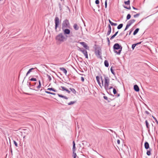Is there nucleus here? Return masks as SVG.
<instances>
[{"label":"nucleus","mask_w":158,"mask_h":158,"mask_svg":"<svg viewBox=\"0 0 158 158\" xmlns=\"http://www.w3.org/2000/svg\"><path fill=\"white\" fill-rule=\"evenodd\" d=\"M131 17V15L130 14H128L127 15V20H129V19Z\"/></svg>","instance_id":"obj_35"},{"label":"nucleus","mask_w":158,"mask_h":158,"mask_svg":"<svg viewBox=\"0 0 158 158\" xmlns=\"http://www.w3.org/2000/svg\"><path fill=\"white\" fill-rule=\"evenodd\" d=\"M144 147L146 149H147L149 148V144L148 142H146L145 143Z\"/></svg>","instance_id":"obj_18"},{"label":"nucleus","mask_w":158,"mask_h":158,"mask_svg":"<svg viewBox=\"0 0 158 158\" xmlns=\"http://www.w3.org/2000/svg\"><path fill=\"white\" fill-rule=\"evenodd\" d=\"M152 118H153L155 120V121L156 123L157 124H158V121L157 120L156 118L155 117H154V116H152Z\"/></svg>","instance_id":"obj_38"},{"label":"nucleus","mask_w":158,"mask_h":158,"mask_svg":"<svg viewBox=\"0 0 158 158\" xmlns=\"http://www.w3.org/2000/svg\"><path fill=\"white\" fill-rule=\"evenodd\" d=\"M129 27L130 26L127 24L126 27L124 30V31H126L129 28Z\"/></svg>","instance_id":"obj_45"},{"label":"nucleus","mask_w":158,"mask_h":158,"mask_svg":"<svg viewBox=\"0 0 158 158\" xmlns=\"http://www.w3.org/2000/svg\"><path fill=\"white\" fill-rule=\"evenodd\" d=\"M124 3L127 5H130V0H128L127 1H125Z\"/></svg>","instance_id":"obj_31"},{"label":"nucleus","mask_w":158,"mask_h":158,"mask_svg":"<svg viewBox=\"0 0 158 158\" xmlns=\"http://www.w3.org/2000/svg\"><path fill=\"white\" fill-rule=\"evenodd\" d=\"M95 3L97 5H98L99 3V0H96Z\"/></svg>","instance_id":"obj_47"},{"label":"nucleus","mask_w":158,"mask_h":158,"mask_svg":"<svg viewBox=\"0 0 158 158\" xmlns=\"http://www.w3.org/2000/svg\"><path fill=\"white\" fill-rule=\"evenodd\" d=\"M145 122L147 128L148 129H149V124H148V121H147V120H146L145 121Z\"/></svg>","instance_id":"obj_30"},{"label":"nucleus","mask_w":158,"mask_h":158,"mask_svg":"<svg viewBox=\"0 0 158 158\" xmlns=\"http://www.w3.org/2000/svg\"><path fill=\"white\" fill-rule=\"evenodd\" d=\"M106 39H107V42H108V44L109 45L110 44V40L109 39V38L108 37H107Z\"/></svg>","instance_id":"obj_53"},{"label":"nucleus","mask_w":158,"mask_h":158,"mask_svg":"<svg viewBox=\"0 0 158 158\" xmlns=\"http://www.w3.org/2000/svg\"><path fill=\"white\" fill-rule=\"evenodd\" d=\"M69 89L71 90V91L74 94H75L76 93V91L75 89H74L70 88Z\"/></svg>","instance_id":"obj_28"},{"label":"nucleus","mask_w":158,"mask_h":158,"mask_svg":"<svg viewBox=\"0 0 158 158\" xmlns=\"http://www.w3.org/2000/svg\"><path fill=\"white\" fill-rule=\"evenodd\" d=\"M134 29L133 28H132L129 31V33L128 34L129 35H131L132 32L133 31Z\"/></svg>","instance_id":"obj_39"},{"label":"nucleus","mask_w":158,"mask_h":158,"mask_svg":"<svg viewBox=\"0 0 158 158\" xmlns=\"http://www.w3.org/2000/svg\"><path fill=\"white\" fill-rule=\"evenodd\" d=\"M110 24L112 26H116L117 25V23H113L112 22V23H111Z\"/></svg>","instance_id":"obj_48"},{"label":"nucleus","mask_w":158,"mask_h":158,"mask_svg":"<svg viewBox=\"0 0 158 158\" xmlns=\"http://www.w3.org/2000/svg\"><path fill=\"white\" fill-rule=\"evenodd\" d=\"M73 158H76L77 156V154L75 153V152H73Z\"/></svg>","instance_id":"obj_33"},{"label":"nucleus","mask_w":158,"mask_h":158,"mask_svg":"<svg viewBox=\"0 0 158 158\" xmlns=\"http://www.w3.org/2000/svg\"><path fill=\"white\" fill-rule=\"evenodd\" d=\"M105 8H106L107 6V0H106L105 3Z\"/></svg>","instance_id":"obj_51"},{"label":"nucleus","mask_w":158,"mask_h":158,"mask_svg":"<svg viewBox=\"0 0 158 158\" xmlns=\"http://www.w3.org/2000/svg\"><path fill=\"white\" fill-rule=\"evenodd\" d=\"M51 94H52V95H55L56 94L55 93H52V92H51Z\"/></svg>","instance_id":"obj_62"},{"label":"nucleus","mask_w":158,"mask_h":158,"mask_svg":"<svg viewBox=\"0 0 158 158\" xmlns=\"http://www.w3.org/2000/svg\"><path fill=\"white\" fill-rule=\"evenodd\" d=\"M114 51L115 53L118 55H120L122 51V47L118 43L115 44L113 46Z\"/></svg>","instance_id":"obj_2"},{"label":"nucleus","mask_w":158,"mask_h":158,"mask_svg":"<svg viewBox=\"0 0 158 158\" xmlns=\"http://www.w3.org/2000/svg\"><path fill=\"white\" fill-rule=\"evenodd\" d=\"M152 151V149H150L149 150H148L147 152V154L148 156H150L151 155V151Z\"/></svg>","instance_id":"obj_26"},{"label":"nucleus","mask_w":158,"mask_h":158,"mask_svg":"<svg viewBox=\"0 0 158 158\" xmlns=\"http://www.w3.org/2000/svg\"><path fill=\"white\" fill-rule=\"evenodd\" d=\"M37 68L36 67L34 68H31L29 69L28 71L27 72L26 74V76H27L28 74H29L31 72H32V70H33L35 69H36Z\"/></svg>","instance_id":"obj_17"},{"label":"nucleus","mask_w":158,"mask_h":158,"mask_svg":"<svg viewBox=\"0 0 158 158\" xmlns=\"http://www.w3.org/2000/svg\"><path fill=\"white\" fill-rule=\"evenodd\" d=\"M117 143L118 144H119L120 143V140L119 139H118L117 140Z\"/></svg>","instance_id":"obj_57"},{"label":"nucleus","mask_w":158,"mask_h":158,"mask_svg":"<svg viewBox=\"0 0 158 158\" xmlns=\"http://www.w3.org/2000/svg\"><path fill=\"white\" fill-rule=\"evenodd\" d=\"M13 142H14V143L15 145V146L16 147H18V144H17V143L15 140L13 141Z\"/></svg>","instance_id":"obj_46"},{"label":"nucleus","mask_w":158,"mask_h":158,"mask_svg":"<svg viewBox=\"0 0 158 158\" xmlns=\"http://www.w3.org/2000/svg\"><path fill=\"white\" fill-rule=\"evenodd\" d=\"M140 14L139 13H138L135 15H134V18H137V17H138L140 15Z\"/></svg>","instance_id":"obj_40"},{"label":"nucleus","mask_w":158,"mask_h":158,"mask_svg":"<svg viewBox=\"0 0 158 158\" xmlns=\"http://www.w3.org/2000/svg\"><path fill=\"white\" fill-rule=\"evenodd\" d=\"M81 52H82L83 53V54L85 56V57L86 58H87V59L88 58V55L87 52V51L85 49H84Z\"/></svg>","instance_id":"obj_11"},{"label":"nucleus","mask_w":158,"mask_h":158,"mask_svg":"<svg viewBox=\"0 0 158 158\" xmlns=\"http://www.w3.org/2000/svg\"><path fill=\"white\" fill-rule=\"evenodd\" d=\"M47 90L50 91H52L54 92H56L57 91L56 90L54 89L53 88H48L47 89Z\"/></svg>","instance_id":"obj_27"},{"label":"nucleus","mask_w":158,"mask_h":158,"mask_svg":"<svg viewBox=\"0 0 158 158\" xmlns=\"http://www.w3.org/2000/svg\"><path fill=\"white\" fill-rule=\"evenodd\" d=\"M27 84L29 86V87H30V86L32 85V83H31V82H30L28 81H27Z\"/></svg>","instance_id":"obj_44"},{"label":"nucleus","mask_w":158,"mask_h":158,"mask_svg":"<svg viewBox=\"0 0 158 158\" xmlns=\"http://www.w3.org/2000/svg\"><path fill=\"white\" fill-rule=\"evenodd\" d=\"M112 88H113V87H112V86H110L109 87V89H112Z\"/></svg>","instance_id":"obj_60"},{"label":"nucleus","mask_w":158,"mask_h":158,"mask_svg":"<svg viewBox=\"0 0 158 158\" xmlns=\"http://www.w3.org/2000/svg\"><path fill=\"white\" fill-rule=\"evenodd\" d=\"M37 83L34 82L33 83H32V85L30 87V89H31L37 90H38L36 89L37 88L38 89H39L41 86V83L40 80L39 81V85L37 87L35 86V85Z\"/></svg>","instance_id":"obj_4"},{"label":"nucleus","mask_w":158,"mask_h":158,"mask_svg":"<svg viewBox=\"0 0 158 158\" xmlns=\"http://www.w3.org/2000/svg\"><path fill=\"white\" fill-rule=\"evenodd\" d=\"M73 152H75L76 151V147H75V143L74 141H73Z\"/></svg>","instance_id":"obj_20"},{"label":"nucleus","mask_w":158,"mask_h":158,"mask_svg":"<svg viewBox=\"0 0 158 158\" xmlns=\"http://www.w3.org/2000/svg\"><path fill=\"white\" fill-rule=\"evenodd\" d=\"M55 29L56 30L57 28L58 27L60 24L59 19L58 17H56L55 19Z\"/></svg>","instance_id":"obj_8"},{"label":"nucleus","mask_w":158,"mask_h":158,"mask_svg":"<svg viewBox=\"0 0 158 158\" xmlns=\"http://www.w3.org/2000/svg\"><path fill=\"white\" fill-rule=\"evenodd\" d=\"M113 92L114 94H115L117 93L116 89L114 88L113 89Z\"/></svg>","instance_id":"obj_41"},{"label":"nucleus","mask_w":158,"mask_h":158,"mask_svg":"<svg viewBox=\"0 0 158 158\" xmlns=\"http://www.w3.org/2000/svg\"><path fill=\"white\" fill-rule=\"evenodd\" d=\"M136 44H132V45L131 48L133 50H134V49L135 48L136 46Z\"/></svg>","instance_id":"obj_36"},{"label":"nucleus","mask_w":158,"mask_h":158,"mask_svg":"<svg viewBox=\"0 0 158 158\" xmlns=\"http://www.w3.org/2000/svg\"><path fill=\"white\" fill-rule=\"evenodd\" d=\"M95 53L96 56L98 58L102 59L101 49L99 48H96L95 49Z\"/></svg>","instance_id":"obj_5"},{"label":"nucleus","mask_w":158,"mask_h":158,"mask_svg":"<svg viewBox=\"0 0 158 158\" xmlns=\"http://www.w3.org/2000/svg\"><path fill=\"white\" fill-rule=\"evenodd\" d=\"M67 93L69 94H70V91L68 90L67 89H66V90H65Z\"/></svg>","instance_id":"obj_55"},{"label":"nucleus","mask_w":158,"mask_h":158,"mask_svg":"<svg viewBox=\"0 0 158 158\" xmlns=\"http://www.w3.org/2000/svg\"><path fill=\"white\" fill-rule=\"evenodd\" d=\"M45 93H46L47 94H51V92H49V91H45Z\"/></svg>","instance_id":"obj_56"},{"label":"nucleus","mask_w":158,"mask_h":158,"mask_svg":"<svg viewBox=\"0 0 158 158\" xmlns=\"http://www.w3.org/2000/svg\"><path fill=\"white\" fill-rule=\"evenodd\" d=\"M103 98L105 99L108 102H110L111 100L110 98H108L106 96H104Z\"/></svg>","instance_id":"obj_23"},{"label":"nucleus","mask_w":158,"mask_h":158,"mask_svg":"<svg viewBox=\"0 0 158 158\" xmlns=\"http://www.w3.org/2000/svg\"><path fill=\"white\" fill-rule=\"evenodd\" d=\"M57 95H58V96L60 97V98H64L65 99H68V98L67 97L65 96H63L61 94H57Z\"/></svg>","instance_id":"obj_19"},{"label":"nucleus","mask_w":158,"mask_h":158,"mask_svg":"<svg viewBox=\"0 0 158 158\" xmlns=\"http://www.w3.org/2000/svg\"><path fill=\"white\" fill-rule=\"evenodd\" d=\"M110 83V79L108 77H105L104 86L105 89L107 90L109 89V85Z\"/></svg>","instance_id":"obj_6"},{"label":"nucleus","mask_w":158,"mask_h":158,"mask_svg":"<svg viewBox=\"0 0 158 158\" xmlns=\"http://www.w3.org/2000/svg\"><path fill=\"white\" fill-rule=\"evenodd\" d=\"M139 30V28H136L134 31L133 33V35H136L137 33L138 32Z\"/></svg>","instance_id":"obj_22"},{"label":"nucleus","mask_w":158,"mask_h":158,"mask_svg":"<svg viewBox=\"0 0 158 158\" xmlns=\"http://www.w3.org/2000/svg\"><path fill=\"white\" fill-rule=\"evenodd\" d=\"M108 31L106 33V36H108L110 35V34L111 30V28L110 25L109 24L108 26Z\"/></svg>","instance_id":"obj_9"},{"label":"nucleus","mask_w":158,"mask_h":158,"mask_svg":"<svg viewBox=\"0 0 158 158\" xmlns=\"http://www.w3.org/2000/svg\"><path fill=\"white\" fill-rule=\"evenodd\" d=\"M29 81H37V79L35 78H32L31 79H29Z\"/></svg>","instance_id":"obj_34"},{"label":"nucleus","mask_w":158,"mask_h":158,"mask_svg":"<svg viewBox=\"0 0 158 158\" xmlns=\"http://www.w3.org/2000/svg\"><path fill=\"white\" fill-rule=\"evenodd\" d=\"M124 34V33H123V32H122L120 34V35H123V34Z\"/></svg>","instance_id":"obj_63"},{"label":"nucleus","mask_w":158,"mask_h":158,"mask_svg":"<svg viewBox=\"0 0 158 158\" xmlns=\"http://www.w3.org/2000/svg\"><path fill=\"white\" fill-rule=\"evenodd\" d=\"M104 63L106 67H108L109 66V63H108V62L107 60H105L104 61Z\"/></svg>","instance_id":"obj_24"},{"label":"nucleus","mask_w":158,"mask_h":158,"mask_svg":"<svg viewBox=\"0 0 158 158\" xmlns=\"http://www.w3.org/2000/svg\"><path fill=\"white\" fill-rule=\"evenodd\" d=\"M70 25L69 21L67 19L64 20L62 23V29L66 28H70Z\"/></svg>","instance_id":"obj_3"},{"label":"nucleus","mask_w":158,"mask_h":158,"mask_svg":"<svg viewBox=\"0 0 158 158\" xmlns=\"http://www.w3.org/2000/svg\"><path fill=\"white\" fill-rule=\"evenodd\" d=\"M61 88L62 89V90H64V91H65L66 90V89H67L65 87H64V86H61Z\"/></svg>","instance_id":"obj_49"},{"label":"nucleus","mask_w":158,"mask_h":158,"mask_svg":"<svg viewBox=\"0 0 158 158\" xmlns=\"http://www.w3.org/2000/svg\"><path fill=\"white\" fill-rule=\"evenodd\" d=\"M47 77L48 78V79H49V81H51L52 80L51 77L48 74L47 75Z\"/></svg>","instance_id":"obj_37"},{"label":"nucleus","mask_w":158,"mask_h":158,"mask_svg":"<svg viewBox=\"0 0 158 158\" xmlns=\"http://www.w3.org/2000/svg\"><path fill=\"white\" fill-rule=\"evenodd\" d=\"M135 21V19H131L128 21L127 23V24L128 25L130 26L131 25L134 23Z\"/></svg>","instance_id":"obj_12"},{"label":"nucleus","mask_w":158,"mask_h":158,"mask_svg":"<svg viewBox=\"0 0 158 158\" xmlns=\"http://www.w3.org/2000/svg\"><path fill=\"white\" fill-rule=\"evenodd\" d=\"M123 7L125 8V9H128V10H130L131 9V7L130 6H129L128 7H127V6H123Z\"/></svg>","instance_id":"obj_43"},{"label":"nucleus","mask_w":158,"mask_h":158,"mask_svg":"<svg viewBox=\"0 0 158 158\" xmlns=\"http://www.w3.org/2000/svg\"><path fill=\"white\" fill-rule=\"evenodd\" d=\"M101 81H102V83H101V84H102V86H104V85H103V81L102 80V77H101Z\"/></svg>","instance_id":"obj_50"},{"label":"nucleus","mask_w":158,"mask_h":158,"mask_svg":"<svg viewBox=\"0 0 158 158\" xmlns=\"http://www.w3.org/2000/svg\"><path fill=\"white\" fill-rule=\"evenodd\" d=\"M76 102V101H71L68 103L69 105H73Z\"/></svg>","instance_id":"obj_29"},{"label":"nucleus","mask_w":158,"mask_h":158,"mask_svg":"<svg viewBox=\"0 0 158 158\" xmlns=\"http://www.w3.org/2000/svg\"><path fill=\"white\" fill-rule=\"evenodd\" d=\"M62 29V31L63 32V33L66 37L68 36V35L70 34L71 31L69 29H68V28H66Z\"/></svg>","instance_id":"obj_7"},{"label":"nucleus","mask_w":158,"mask_h":158,"mask_svg":"<svg viewBox=\"0 0 158 158\" xmlns=\"http://www.w3.org/2000/svg\"><path fill=\"white\" fill-rule=\"evenodd\" d=\"M134 90L136 92H138L139 90V88L137 85H134Z\"/></svg>","instance_id":"obj_15"},{"label":"nucleus","mask_w":158,"mask_h":158,"mask_svg":"<svg viewBox=\"0 0 158 158\" xmlns=\"http://www.w3.org/2000/svg\"><path fill=\"white\" fill-rule=\"evenodd\" d=\"M60 70L62 71L66 75L67 73V70L63 67H61L60 68Z\"/></svg>","instance_id":"obj_14"},{"label":"nucleus","mask_w":158,"mask_h":158,"mask_svg":"<svg viewBox=\"0 0 158 158\" xmlns=\"http://www.w3.org/2000/svg\"><path fill=\"white\" fill-rule=\"evenodd\" d=\"M123 23H121L119 24L117 27V29H121L123 27Z\"/></svg>","instance_id":"obj_25"},{"label":"nucleus","mask_w":158,"mask_h":158,"mask_svg":"<svg viewBox=\"0 0 158 158\" xmlns=\"http://www.w3.org/2000/svg\"><path fill=\"white\" fill-rule=\"evenodd\" d=\"M80 44H81L83 47L86 49H89V47L84 42H81L80 43Z\"/></svg>","instance_id":"obj_10"},{"label":"nucleus","mask_w":158,"mask_h":158,"mask_svg":"<svg viewBox=\"0 0 158 158\" xmlns=\"http://www.w3.org/2000/svg\"><path fill=\"white\" fill-rule=\"evenodd\" d=\"M118 31H117L113 35L111 36V37L110 38V40L113 39L117 35L118 33Z\"/></svg>","instance_id":"obj_21"},{"label":"nucleus","mask_w":158,"mask_h":158,"mask_svg":"<svg viewBox=\"0 0 158 158\" xmlns=\"http://www.w3.org/2000/svg\"><path fill=\"white\" fill-rule=\"evenodd\" d=\"M96 78L98 84V85H99L101 87H102V85L101 83H100V78L98 76H97L96 77Z\"/></svg>","instance_id":"obj_13"},{"label":"nucleus","mask_w":158,"mask_h":158,"mask_svg":"<svg viewBox=\"0 0 158 158\" xmlns=\"http://www.w3.org/2000/svg\"><path fill=\"white\" fill-rule=\"evenodd\" d=\"M132 8L134 10H138V9L137 8H135V7H134L133 6H132Z\"/></svg>","instance_id":"obj_61"},{"label":"nucleus","mask_w":158,"mask_h":158,"mask_svg":"<svg viewBox=\"0 0 158 158\" xmlns=\"http://www.w3.org/2000/svg\"><path fill=\"white\" fill-rule=\"evenodd\" d=\"M108 21H109V23L110 24H111V23H112V22L110 21V19H109Z\"/></svg>","instance_id":"obj_64"},{"label":"nucleus","mask_w":158,"mask_h":158,"mask_svg":"<svg viewBox=\"0 0 158 158\" xmlns=\"http://www.w3.org/2000/svg\"><path fill=\"white\" fill-rule=\"evenodd\" d=\"M59 8L60 10H62V6L60 3H59L58 4Z\"/></svg>","instance_id":"obj_42"},{"label":"nucleus","mask_w":158,"mask_h":158,"mask_svg":"<svg viewBox=\"0 0 158 158\" xmlns=\"http://www.w3.org/2000/svg\"><path fill=\"white\" fill-rule=\"evenodd\" d=\"M81 80L83 82L84 81V79L83 77H81Z\"/></svg>","instance_id":"obj_54"},{"label":"nucleus","mask_w":158,"mask_h":158,"mask_svg":"<svg viewBox=\"0 0 158 158\" xmlns=\"http://www.w3.org/2000/svg\"><path fill=\"white\" fill-rule=\"evenodd\" d=\"M74 29L75 30H78L79 29V27L77 23H74L73 25Z\"/></svg>","instance_id":"obj_16"},{"label":"nucleus","mask_w":158,"mask_h":158,"mask_svg":"<svg viewBox=\"0 0 158 158\" xmlns=\"http://www.w3.org/2000/svg\"><path fill=\"white\" fill-rule=\"evenodd\" d=\"M110 71L111 72V73L114 75H115V73L114 72V70H113V67H111V68H110Z\"/></svg>","instance_id":"obj_32"},{"label":"nucleus","mask_w":158,"mask_h":158,"mask_svg":"<svg viewBox=\"0 0 158 158\" xmlns=\"http://www.w3.org/2000/svg\"><path fill=\"white\" fill-rule=\"evenodd\" d=\"M68 37V36L66 37L64 36L63 33L61 32L56 35L55 40L56 42L60 44L66 41Z\"/></svg>","instance_id":"obj_1"},{"label":"nucleus","mask_w":158,"mask_h":158,"mask_svg":"<svg viewBox=\"0 0 158 158\" xmlns=\"http://www.w3.org/2000/svg\"><path fill=\"white\" fill-rule=\"evenodd\" d=\"M145 113L146 114H147L148 115L149 114V113L147 111H146L145 112Z\"/></svg>","instance_id":"obj_58"},{"label":"nucleus","mask_w":158,"mask_h":158,"mask_svg":"<svg viewBox=\"0 0 158 158\" xmlns=\"http://www.w3.org/2000/svg\"><path fill=\"white\" fill-rule=\"evenodd\" d=\"M141 42H139V43H135L136 44V45H138V44H140L141 43Z\"/></svg>","instance_id":"obj_59"},{"label":"nucleus","mask_w":158,"mask_h":158,"mask_svg":"<svg viewBox=\"0 0 158 158\" xmlns=\"http://www.w3.org/2000/svg\"><path fill=\"white\" fill-rule=\"evenodd\" d=\"M84 49L83 48H80L79 47H78V50L82 52V51L83 50V49Z\"/></svg>","instance_id":"obj_52"}]
</instances>
